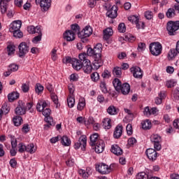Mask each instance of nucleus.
<instances>
[{
  "mask_svg": "<svg viewBox=\"0 0 179 179\" xmlns=\"http://www.w3.org/2000/svg\"><path fill=\"white\" fill-rule=\"evenodd\" d=\"M103 45L97 43L94 48H89L87 50V55L92 57L94 59L93 65L95 69H99L103 65V59H101V51Z\"/></svg>",
  "mask_w": 179,
  "mask_h": 179,
  "instance_id": "1",
  "label": "nucleus"
},
{
  "mask_svg": "<svg viewBox=\"0 0 179 179\" xmlns=\"http://www.w3.org/2000/svg\"><path fill=\"white\" fill-rule=\"evenodd\" d=\"M103 45L97 43L94 48H89L87 50V55L92 57L94 59L93 65L95 69H99L103 65V59H101V51Z\"/></svg>",
  "mask_w": 179,
  "mask_h": 179,
  "instance_id": "2",
  "label": "nucleus"
},
{
  "mask_svg": "<svg viewBox=\"0 0 179 179\" xmlns=\"http://www.w3.org/2000/svg\"><path fill=\"white\" fill-rule=\"evenodd\" d=\"M21 27V20L13 21L10 24L9 31H10V33H13V37H15V38H22V37H23V32L20 31Z\"/></svg>",
  "mask_w": 179,
  "mask_h": 179,
  "instance_id": "3",
  "label": "nucleus"
},
{
  "mask_svg": "<svg viewBox=\"0 0 179 179\" xmlns=\"http://www.w3.org/2000/svg\"><path fill=\"white\" fill-rule=\"evenodd\" d=\"M78 58L83 61L82 68L85 73H92V71H93V66H92L90 60L87 59V55L86 53H81L79 55Z\"/></svg>",
  "mask_w": 179,
  "mask_h": 179,
  "instance_id": "4",
  "label": "nucleus"
},
{
  "mask_svg": "<svg viewBox=\"0 0 179 179\" xmlns=\"http://www.w3.org/2000/svg\"><path fill=\"white\" fill-rule=\"evenodd\" d=\"M117 167V165L115 164H110L109 166L108 165L101 163L96 166V171L100 173V174L106 175V174H110L111 171L114 170Z\"/></svg>",
  "mask_w": 179,
  "mask_h": 179,
  "instance_id": "5",
  "label": "nucleus"
},
{
  "mask_svg": "<svg viewBox=\"0 0 179 179\" xmlns=\"http://www.w3.org/2000/svg\"><path fill=\"white\" fill-rule=\"evenodd\" d=\"M93 33V29L90 26H86L81 31L78 33V37L82 43H87V38L90 37Z\"/></svg>",
  "mask_w": 179,
  "mask_h": 179,
  "instance_id": "6",
  "label": "nucleus"
},
{
  "mask_svg": "<svg viewBox=\"0 0 179 179\" xmlns=\"http://www.w3.org/2000/svg\"><path fill=\"white\" fill-rule=\"evenodd\" d=\"M149 48L152 55H154L155 57L160 55V54H162V51L163 50V46L159 42L152 43L150 44Z\"/></svg>",
  "mask_w": 179,
  "mask_h": 179,
  "instance_id": "7",
  "label": "nucleus"
},
{
  "mask_svg": "<svg viewBox=\"0 0 179 179\" xmlns=\"http://www.w3.org/2000/svg\"><path fill=\"white\" fill-rule=\"evenodd\" d=\"M104 7L106 10H108L106 13L108 17H110V19H115V17L118 16V7H117V6L114 5L111 6V4L110 3H105Z\"/></svg>",
  "mask_w": 179,
  "mask_h": 179,
  "instance_id": "8",
  "label": "nucleus"
},
{
  "mask_svg": "<svg viewBox=\"0 0 179 179\" xmlns=\"http://www.w3.org/2000/svg\"><path fill=\"white\" fill-rule=\"evenodd\" d=\"M179 29V21H169L167 23L166 29L168 30L169 36L176 35V32Z\"/></svg>",
  "mask_w": 179,
  "mask_h": 179,
  "instance_id": "9",
  "label": "nucleus"
},
{
  "mask_svg": "<svg viewBox=\"0 0 179 179\" xmlns=\"http://www.w3.org/2000/svg\"><path fill=\"white\" fill-rule=\"evenodd\" d=\"M150 141L154 144V148L156 150H160L162 149V137L158 134H152L150 136Z\"/></svg>",
  "mask_w": 179,
  "mask_h": 179,
  "instance_id": "10",
  "label": "nucleus"
},
{
  "mask_svg": "<svg viewBox=\"0 0 179 179\" xmlns=\"http://www.w3.org/2000/svg\"><path fill=\"white\" fill-rule=\"evenodd\" d=\"M130 72L136 79H142V77L143 76V71H142V69L137 66H133L131 67Z\"/></svg>",
  "mask_w": 179,
  "mask_h": 179,
  "instance_id": "11",
  "label": "nucleus"
},
{
  "mask_svg": "<svg viewBox=\"0 0 179 179\" xmlns=\"http://www.w3.org/2000/svg\"><path fill=\"white\" fill-rule=\"evenodd\" d=\"M87 143V138L86 136H83L79 138L78 141L74 144V148L79 149L81 148L82 150H85Z\"/></svg>",
  "mask_w": 179,
  "mask_h": 179,
  "instance_id": "12",
  "label": "nucleus"
},
{
  "mask_svg": "<svg viewBox=\"0 0 179 179\" xmlns=\"http://www.w3.org/2000/svg\"><path fill=\"white\" fill-rule=\"evenodd\" d=\"M18 49H19L18 55L20 58H22V57H24V55H26L27 52H29V45H27L26 42H22L19 45Z\"/></svg>",
  "mask_w": 179,
  "mask_h": 179,
  "instance_id": "13",
  "label": "nucleus"
},
{
  "mask_svg": "<svg viewBox=\"0 0 179 179\" xmlns=\"http://www.w3.org/2000/svg\"><path fill=\"white\" fill-rule=\"evenodd\" d=\"M15 113L17 115H24L26 114V104L23 101H20Z\"/></svg>",
  "mask_w": 179,
  "mask_h": 179,
  "instance_id": "14",
  "label": "nucleus"
},
{
  "mask_svg": "<svg viewBox=\"0 0 179 179\" xmlns=\"http://www.w3.org/2000/svg\"><path fill=\"white\" fill-rule=\"evenodd\" d=\"M145 155H147L149 160H151V162H155V160L157 159V152H156L155 149H147V150L145 151Z\"/></svg>",
  "mask_w": 179,
  "mask_h": 179,
  "instance_id": "15",
  "label": "nucleus"
},
{
  "mask_svg": "<svg viewBox=\"0 0 179 179\" xmlns=\"http://www.w3.org/2000/svg\"><path fill=\"white\" fill-rule=\"evenodd\" d=\"M94 146L96 153H103L106 148V144H104V141L98 140Z\"/></svg>",
  "mask_w": 179,
  "mask_h": 179,
  "instance_id": "16",
  "label": "nucleus"
},
{
  "mask_svg": "<svg viewBox=\"0 0 179 179\" xmlns=\"http://www.w3.org/2000/svg\"><path fill=\"white\" fill-rule=\"evenodd\" d=\"M72 66L76 71H80L83 66V61L73 58Z\"/></svg>",
  "mask_w": 179,
  "mask_h": 179,
  "instance_id": "17",
  "label": "nucleus"
},
{
  "mask_svg": "<svg viewBox=\"0 0 179 179\" xmlns=\"http://www.w3.org/2000/svg\"><path fill=\"white\" fill-rule=\"evenodd\" d=\"M75 36H76V34L71 30L66 31L64 33V38L66 40V41H73V40H75Z\"/></svg>",
  "mask_w": 179,
  "mask_h": 179,
  "instance_id": "18",
  "label": "nucleus"
},
{
  "mask_svg": "<svg viewBox=\"0 0 179 179\" xmlns=\"http://www.w3.org/2000/svg\"><path fill=\"white\" fill-rule=\"evenodd\" d=\"M40 6L43 12H47L51 7V0H42Z\"/></svg>",
  "mask_w": 179,
  "mask_h": 179,
  "instance_id": "19",
  "label": "nucleus"
},
{
  "mask_svg": "<svg viewBox=\"0 0 179 179\" xmlns=\"http://www.w3.org/2000/svg\"><path fill=\"white\" fill-rule=\"evenodd\" d=\"M27 30L28 33H29V34H36L37 33L41 32V27L40 26L34 27L33 25H31L27 28Z\"/></svg>",
  "mask_w": 179,
  "mask_h": 179,
  "instance_id": "20",
  "label": "nucleus"
},
{
  "mask_svg": "<svg viewBox=\"0 0 179 179\" xmlns=\"http://www.w3.org/2000/svg\"><path fill=\"white\" fill-rule=\"evenodd\" d=\"M110 152L116 156H121V155H122V149H121V148H120L117 144L111 146Z\"/></svg>",
  "mask_w": 179,
  "mask_h": 179,
  "instance_id": "21",
  "label": "nucleus"
},
{
  "mask_svg": "<svg viewBox=\"0 0 179 179\" xmlns=\"http://www.w3.org/2000/svg\"><path fill=\"white\" fill-rule=\"evenodd\" d=\"M78 174H80V176H82L83 178H88L90 176H92V169H87L86 171L83 169H79Z\"/></svg>",
  "mask_w": 179,
  "mask_h": 179,
  "instance_id": "22",
  "label": "nucleus"
},
{
  "mask_svg": "<svg viewBox=\"0 0 179 179\" xmlns=\"http://www.w3.org/2000/svg\"><path fill=\"white\" fill-rule=\"evenodd\" d=\"M166 99V92H160L158 94V96L155 98V103L157 105L162 104V101Z\"/></svg>",
  "mask_w": 179,
  "mask_h": 179,
  "instance_id": "23",
  "label": "nucleus"
},
{
  "mask_svg": "<svg viewBox=\"0 0 179 179\" xmlns=\"http://www.w3.org/2000/svg\"><path fill=\"white\" fill-rule=\"evenodd\" d=\"M131 91V86L127 83H124L121 88L120 92L125 96Z\"/></svg>",
  "mask_w": 179,
  "mask_h": 179,
  "instance_id": "24",
  "label": "nucleus"
},
{
  "mask_svg": "<svg viewBox=\"0 0 179 179\" xmlns=\"http://www.w3.org/2000/svg\"><path fill=\"white\" fill-rule=\"evenodd\" d=\"M10 0H0V8L1 13H6V10L8 9V2Z\"/></svg>",
  "mask_w": 179,
  "mask_h": 179,
  "instance_id": "25",
  "label": "nucleus"
},
{
  "mask_svg": "<svg viewBox=\"0 0 179 179\" xmlns=\"http://www.w3.org/2000/svg\"><path fill=\"white\" fill-rule=\"evenodd\" d=\"M121 135H122V126H117L113 133V137L118 139L121 138Z\"/></svg>",
  "mask_w": 179,
  "mask_h": 179,
  "instance_id": "26",
  "label": "nucleus"
},
{
  "mask_svg": "<svg viewBox=\"0 0 179 179\" xmlns=\"http://www.w3.org/2000/svg\"><path fill=\"white\" fill-rule=\"evenodd\" d=\"M111 36H113V29L107 28L103 30V40H106V41L109 40Z\"/></svg>",
  "mask_w": 179,
  "mask_h": 179,
  "instance_id": "27",
  "label": "nucleus"
},
{
  "mask_svg": "<svg viewBox=\"0 0 179 179\" xmlns=\"http://www.w3.org/2000/svg\"><path fill=\"white\" fill-rule=\"evenodd\" d=\"M20 94L17 92H13L8 95V101L12 102L19 99Z\"/></svg>",
  "mask_w": 179,
  "mask_h": 179,
  "instance_id": "28",
  "label": "nucleus"
},
{
  "mask_svg": "<svg viewBox=\"0 0 179 179\" xmlns=\"http://www.w3.org/2000/svg\"><path fill=\"white\" fill-rule=\"evenodd\" d=\"M90 146H95L96 145V142H98L99 140V134L97 133H94L92 135L90 136Z\"/></svg>",
  "mask_w": 179,
  "mask_h": 179,
  "instance_id": "29",
  "label": "nucleus"
},
{
  "mask_svg": "<svg viewBox=\"0 0 179 179\" xmlns=\"http://www.w3.org/2000/svg\"><path fill=\"white\" fill-rule=\"evenodd\" d=\"M128 20L131 23H135L137 29H141V26L139 25V18L136 17V15L129 16Z\"/></svg>",
  "mask_w": 179,
  "mask_h": 179,
  "instance_id": "30",
  "label": "nucleus"
},
{
  "mask_svg": "<svg viewBox=\"0 0 179 179\" xmlns=\"http://www.w3.org/2000/svg\"><path fill=\"white\" fill-rule=\"evenodd\" d=\"M113 85L117 92H121L122 85H121V80L120 79L115 78L113 81Z\"/></svg>",
  "mask_w": 179,
  "mask_h": 179,
  "instance_id": "31",
  "label": "nucleus"
},
{
  "mask_svg": "<svg viewBox=\"0 0 179 179\" xmlns=\"http://www.w3.org/2000/svg\"><path fill=\"white\" fill-rule=\"evenodd\" d=\"M36 150H37V147H35L33 143L27 145L26 152H27V153L33 155V153H36Z\"/></svg>",
  "mask_w": 179,
  "mask_h": 179,
  "instance_id": "32",
  "label": "nucleus"
},
{
  "mask_svg": "<svg viewBox=\"0 0 179 179\" xmlns=\"http://www.w3.org/2000/svg\"><path fill=\"white\" fill-rule=\"evenodd\" d=\"M13 122L15 127H20V125H22V122H23V119L22 117L16 115L13 118Z\"/></svg>",
  "mask_w": 179,
  "mask_h": 179,
  "instance_id": "33",
  "label": "nucleus"
},
{
  "mask_svg": "<svg viewBox=\"0 0 179 179\" xmlns=\"http://www.w3.org/2000/svg\"><path fill=\"white\" fill-rule=\"evenodd\" d=\"M85 106L86 101L85 100V98H80L77 106V110H78L79 111H82V110L85 108Z\"/></svg>",
  "mask_w": 179,
  "mask_h": 179,
  "instance_id": "34",
  "label": "nucleus"
},
{
  "mask_svg": "<svg viewBox=\"0 0 179 179\" xmlns=\"http://www.w3.org/2000/svg\"><path fill=\"white\" fill-rule=\"evenodd\" d=\"M107 113L110 115H117V114H118V110L115 106H110L107 109Z\"/></svg>",
  "mask_w": 179,
  "mask_h": 179,
  "instance_id": "35",
  "label": "nucleus"
},
{
  "mask_svg": "<svg viewBox=\"0 0 179 179\" xmlns=\"http://www.w3.org/2000/svg\"><path fill=\"white\" fill-rule=\"evenodd\" d=\"M61 143L63 146H69L71 145V139L66 136H63L60 138Z\"/></svg>",
  "mask_w": 179,
  "mask_h": 179,
  "instance_id": "36",
  "label": "nucleus"
},
{
  "mask_svg": "<svg viewBox=\"0 0 179 179\" xmlns=\"http://www.w3.org/2000/svg\"><path fill=\"white\" fill-rule=\"evenodd\" d=\"M143 129H150L152 128V122L149 120H146L141 123Z\"/></svg>",
  "mask_w": 179,
  "mask_h": 179,
  "instance_id": "37",
  "label": "nucleus"
},
{
  "mask_svg": "<svg viewBox=\"0 0 179 179\" xmlns=\"http://www.w3.org/2000/svg\"><path fill=\"white\" fill-rule=\"evenodd\" d=\"M103 127L104 129H110L111 128V120L110 118L103 119Z\"/></svg>",
  "mask_w": 179,
  "mask_h": 179,
  "instance_id": "38",
  "label": "nucleus"
},
{
  "mask_svg": "<svg viewBox=\"0 0 179 179\" xmlns=\"http://www.w3.org/2000/svg\"><path fill=\"white\" fill-rule=\"evenodd\" d=\"M67 103L70 108H72L75 106V96L73 95H70L67 98Z\"/></svg>",
  "mask_w": 179,
  "mask_h": 179,
  "instance_id": "39",
  "label": "nucleus"
},
{
  "mask_svg": "<svg viewBox=\"0 0 179 179\" xmlns=\"http://www.w3.org/2000/svg\"><path fill=\"white\" fill-rule=\"evenodd\" d=\"M44 92V86L40 83H36L35 85V92L36 94H41Z\"/></svg>",
  "mask_w": 179,
  "mask_h": 179,
  "instance_id": "40",
  "label": "nucleus"
},
{
  "mask_svg": "<svg viewBox=\"0 0 179 179\" xmlns=\"http://www.w3.org/2000/svg\"><path fill=\"white\" fill-rule=\"evenodd\" d=\"M177 57V51L176 49H171L168 53V59L171 61V59H174Z\"/></svg>",
  "mask_w": 179,
  "mask_h": 179,
  "instance_id": "41",
  "label": "nucleus"
},
{
  "mask_svg": "<svg viewBox=\"0 0 179 179\" xmlns=\"http://www.w3.org/2000/svg\"><path fill=\"white\" fill-rule=\"evenodd\" d=\"M80 27H79V24H71V31H72L75 34H78V36H79V33H80Z\"/></svg>",
  "mask_w": 179,
  "mask_h": 179,
  "instance_id": "42",
  "label": "nucleus"
},
{
  "mask_svg": "<svg viewBox=\"0 0 179 179\" xmlns=\"http://www.w3.org/2000/svg\"><path fill=\"white\" fill-rule=\"evenodd\" d=\"M113 74L117 78H120L122 74V69L120 67H115L113 70Z\"/></svg>",
  "mask_w": 179,
  "mask_h": 179,
  "instance_id": "43",
  "label": "nucleus"
},
{
  "mask_svg": "<svg viewBox=\"0 0 179 179\" xmlns=\"http://www.w3.org/2000/svg\"><path fill=\"white\" fill-rule=\"evenodd\" d=\"M166 15L169 19H171V17H174L176 16V10H174V8H169Z\"/></svg>",
  "mask_w": 179,
  "mask_h": 179,
  "instance_id": "44",
  "label": "nucleus"
},
{
  "mask_svg": "<svg viewBox=\"0 0 179 179\" xmlns=\"http://www.w3.org/2000/svg\"><path fill=\"white\" fill-rule=\"evenodd\" d=\"M91 79L92 82H99L100 80V75L97 72H94L91 74Z\"/></svg>",
  "mask_w": 179,
  "mask_h": 179,
  "instance_id": "45",
  "label": "nucleus"
},
{
  "mask_svg": "<svg viewBox=\"0 0 179 179\" xmlns=\"http://www.w3.org/2000/svg\"><path fill=\"white\" fill-rule=\"evenodd\" d=\"M176 85H177V82H176L174 80H168L166 82V86L169 88L174 87Z\"/></svg>",
  "mask_w": 179,
  "mask_h": 179,
  "instance_id": "46",
  "label": "nucleus"
},
{
  "mask_svg": "<svg viewBox=\"0 0 179 179\" xmlns=\"http://www.w3.org/2000/svg\"><path fill=\"white\" fill-rule=\"evenodd\" d=\"M136 178L137 179H149V175H148L145 172H141L136 175Z\"/></svg>",
  "mask_w": 179,
  "mask_h": 179,
  "instance_id": "47",
  "label": "nucleus"
},
{
  "mask_svg": "<svg viewBox=\"0 0 179 179\" xmlns=\"http://www.w3.org/2000/svg\"><path fill=\"white\" fill-rule=\"evenodd\" d=\"M62 61H63V64H71L72 65V64L73 63V58L69 56H66L63 58Z\"/></svg>",
  "mask_w": 179,
  "mask_h": 179,
  "instance_id": "48",
  "label": "nucleus"
},
{
  "mask_svg": "<svg viewBox=\"0 0 179 179\" xmlns=\"http://www.w3.org/2000/svg\"><path fill=\"white\" fill-rule=\"evenodd\" d=\"M125 41H129V43H134V41L135 40V36L131 34H128L125 35L124 36Z\"/></svg>",
  "mask_w": 179,
  "mask_h": 179,
  "instance_id": "49",
  "label": "nucleus"
},
{
  "mask_svg": "<svg viewBox=\"0 0 179 179\" xmlns=\"http://www.w3.org/2000/svg\"><path fill=\"white\" fill-rule=\"evenodd\" d=\"M100 87L102 93L106 94L108 92V91L107 90V85H106L105 81H101Z\"/></svg>",
  "mask_w": 179,
  "mask_h": 179,
  "instance_id": "50",
  "label": "nucleus"
},
{
  "mask_svg": "<svg viewBox=\"0 0 179 179\" xmlns=\"http://www.w3.org/2000/svg\"><path fill=\"white\" fill-rule=\"evenodd\" d=\"M27 145H24L23 143H20L18 144V152L20 153H24V152H26Z\"/></svg>",
  "mask_w": 179,
  "mask_h": 179,
  "instance_id": "51",
  "label": "nucleus"
},
{
  "mask_svg": "<svg viewBox=\"0 0 179 179\" xmlns=\"http://www.w3.org/2000/svg\"><path fill=\"white\" fill-rule=\"evenodd\" d=\"M36 34H38V36H35L32 40L34 44H37L38 41H41V36H43V34H41V31L40 33Z\"/></svg>",
  "mask_w": 179,
  "mask_h": 179,
  "instance_id": "52",
  "label": "nucleus"
},
{
  "mask_svg": "<svg viewBox=\"0 0 179 179\" xmlns=\"http://www.w3.org/2000/svg\"><path fill=\"white\" fill-rule=\"evenodd\" d=\"M51 99L53 101L54 104L56 106V108H58L59 103H58V96L55 94H51Z\"/></svg>",
  "mask_w": 179,
  "mask_h": 179,
  "instance_id": "53",
  "label": "nucleus"
},
{
  "mask_svg": "<svg viewBox=\"0 0 179 179\" xmlns=\"http://www.w3.org/2000/svg\"><path fill=\"white\" fill-rule=\"evenodd\" d=\"M7 51H8V55H12L13 54H15V46L12 45H8L7 46Z\"/></svg>",
  "mask_w": 179,
  "mask_h": 179,
  "instance_id": "54",
  "label": "nucleus"
},
{
  "mask_svg": "<svg viewBox=\"0 0 179 179\" xmlns=\"http://www.w3.org/2000/svg\"><path fill=\"white\" fill-rule=\"evenodd\" d=\"M117 30H118L119 33H125V31L127 30V27H125V24H124L122 22L120 23L118 25Z\"/></svg>",
  "mask_w": 179,
  "mask_h": 179,
  "instance_id": "55",
  "label": "nucleus"
},
{
  "mask_svg": "<svg viewBox=\"0 0 179 179\" xmlns=\"http://www.w3.org/2000/svg\"><path fill=\"white\" fill-rule=\"evenodd\" d=\"M101 76L103 78V79H108V78H111V73L108 71V70H104L101 74Z\"/></svg>",
  "mask_w": 179,
  "mask_h": 179,
  "instance_id": "56",
  "label": "nucleus"
},
{
  "mask_svg": "<svg viewBox=\"0 0 179 179\" xmlns=\"http://www.w3.org/2000/svg\"><path fill=\"white\" fill-rule=\"evenodd\" d=\"M51 58L52 61H57V48H55L50 52Z\"/></svg>",
  "mask_w": 179,
  "mask_h": 179,
  "instance_id": "57",
  "label": "nucleus"
},
{
  "mask_svg": "<svg viewBox=\"0 0 179 179\" xmlns=\"http://www.w3.org/2000/svg\"><path fill=\"white\" fill-rule=\"evenodd\" d=\"M19 69V66L15 64H12L8 67V71H10L11 72H16Z\"/></svg>",
  "mask_w": 179,
  "mask_h": 179,
  "instance_id": "58",
  "label": "nucleus"
},
{
  "mask_svg": "<svg viewBox=\"0 0 179 179\" xmlns=\"http://www.w3.org/2000/svg\"><path fill=\"white\" fill-rule=\"evenodd\" d=\"M146 48V44L145 43H140L138 45V51L142 52V51H145Z\"/></svg>",
  "mask_w": 179,
  "mask_h": 179,
  "instance_id": "59",
  "label": "nucleus"
},
{
  "mask_svg": "<svg viewBox=\"0 0 179 179\" xmlns=\"http://www.w3.org/2000/svg\"><path fill=\"white\" fill-rule=\"evenodd\" d=\"M1 110H2L3 114H8V113H9V111H10V108L8 105L4 104L2 106Z\"/></svg>",
  "mask_w": 179,
  "mask_h": 179,
  "instance_id": "60",
  "label": "nucleus"
},
{
  "mask_svg": "<svg viewBox=\"0 0 179 179\" xmlns=\"http://www.w3.org/2000/svg\"><path fill=\"white\" fill-rule=\"evenodd\" d=\"M42 114L44 115V117H50L51 114V109L50 108H45L42 110Z\"/></svg>",
  "mask_w": 179,
  "mask_h": 179,
  "instance_id": "61",
  "label": "nucleus"
},
{
  "mask_svg": "<svg viewBox=\"0 0 179 179\" xmlns=\"http://www.w3.org/2000/svg\"><path fill=\"white\" fill-rule=\"evenodd\" d=\"M126 131L127 132V135H132V124H128L126 127Z\"/></svg>",
  "mask_w": 179,
  "mask_h": 179,
  "instance_id": "62",
  "label": "nucleus"
},
{
  "mask_svg": "<svg viewBox=\"0 0 179 179\" xmlns=\"http://www.w3.org/2000/svg\"><path fill=\"white\" fill-rule=\"evenodd\" d=\"M22 131L24 134H27L30 131V127L28 124H24L22 128Z\"/></svg>",
  "mask_w": 179,
  "mask_h": 179,
  "instance_id": "63",
  "label": "nucleus"
},
{
  "mask_svg": "<svg viewBox=\"0 0 179 179\" xmlns=\"http://www.w3.org/2000/svg\"><path fill=\"white\" fill-rule=\"evenodd\" d=\"M173 97L175 100H179V88H176L173 91Z\"/></svg>",
  "mask_w": 179,
  "mask_h": 179,
  "instance_id": "64",
  "label": "nucleus"
}]
</instances>
